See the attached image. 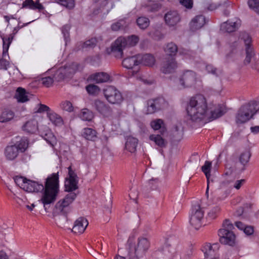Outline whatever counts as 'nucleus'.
Here are the masks:
<instances>
[{
	"mask_svg": "<svg viewBox=\"0 0 259 259\" xmlns=\"http://www.w3.org/2000/svg\"><path fill=\"white\" fill-rule=\"evenodd\" d=\"M23 131L30 133L34 134L38 130V123L35 119H30L25 123L22 126Z\"/></svg>",
	"mask_w": 259,
	"mask_h": 259,
	"instance_id": "nucleus-24",
	"label": "nucleus"
},
{
	"mask_svg": "<svg viewBox=\"0 0 259 259\" xmlns=\"http://www.w3.org/2000/svg\"><path fill=\"white\" fill-rule=\"evenodd\" d=\"M122 66L127 69H132L139 65L138 55L124 58L122 61Z\"/></svg>",
	"mask_w": 259,
	"mask_h": 259,
	"instance_id": "nucleus-26",
	"label": "nucleus"
},
{
	"mask_svg": "<svg viewBox=\"0 0 259 259\" xmlns=\"http://www.w3.org/2000/svg\"><path fill=\"white\" fill-rule=\"evenodd\" d=\"M204 212L199 205L193 206L190 217V223L196 230H198L202 226L201 221Z\"/></svg>",
	"mask_w": 259,
	"mask_h": 259,
	"instance_id": "nucleus-8",
	"label": "nucleus"
},
{
	"mask_svg": "<svg viewBox=\"0 0 259 259\" xmlns=\"http://www.w3.org/2000/svg\"><path fill=\"white\" fill-rule=\"evenodd\" d=\"M158 183V179H152L149 181L148 185L151 190H154L157 188Z\"/></svg>",
	"mask_w": 259,
	"mask_h": 259,
	"instance_id": "nucleus-58",
	"label": "nucleus"
},
{
	"mask_svg": "<svg viewBox=\"0 0 259 259\" xmlns=\"http://www.w3.org/2000/svg\"><path fill=\"white\" fill-rule=\"evenodd\" d=\"M54 81V77L53 78L51 76L45 77L41 78L42 84L48 88L51 87L53 84Z\"/></svg>",
	"mask_w": 259,
	"mask_h": 259,
	"instance_id": "nucleus-53",
	"label": "nucleus"
},
{
	"mask_svg": "<svg viewBox=\"0 0 259 259\" xmlns=\"http://www.w3.org/2000/svg\"><path fill=\"white\" fill-rule=\"evenodd\" d=\"M163 123V120L160 119H158L152 121L151 122V126L154 130H160L161 128V125Z\"/></svg>",
	"mask_w": 259,
	"mask_h": 259,
	"instance_id": "nucleus-54",
	"label": "nucleus"
},
{
	"mask_svg": "<svg viewBox=\"0 0 259 259\" xmlns=\"http://www.w3.org/2000/svg\"><path fill=\"white\" fill-rule=\"evenodd\" d=\"M167 106V103L163 98L149 99L147 101L146 113L153 114L162 110Z\"/></svg>",
	"mask_w": 259,
	"mask_h": 259,
	"instance_id": "nucleus-5",
	"label": "nucleus"
},
{
	"mask_svg": "<svg viewBox=\"0 0 259 259\" xmlns=\"http://www.w3.org/2000/svg\"><path fill=\"white\" fill-rule=\"evenodd\" d=\"M180 55L184 56L185 58H193L195 55V52L185 48L180 49L179 50Z\"/></svg>",
	"mask_w": 259,
	"mask_h": 259,
	"instance_id": "nucleus-48",
	"label": "nucleus"
},
{
	"mask_svg": "<svg viewBox=\"0 0 259 259\" xmlns=\"http://www.w3.org/2000/svg\"><path fill=\"white\" fill-rule=\"evenodd\" d=\"M234 228V226L233 224L231 223L229 220H225L223 224V228L227 230H229V231H232V230Z\"/></svg>",
	"mask_w": 259,
	"mask_h": 259,
	"instance_id": "nucleus-59",
	"label": "nucleus"
},
{
	"mask_svg": "<svg viewBox=\"0 0 259 259\" xmlns=\"http://www.w3.org/2000/svg\"><path fill=\"white\" fill-rule=\"evenodd\" d=\"M178 68V63L174 57H166L163 61L160 68L164 74L174 72Z\"/></svg>",
	"mask_w": 259,
	"mask_h": 259,
	"instance_id": "nucleus-13",
	"label": "nucleus"
},
{
	"mask_svg": "<svg viewBox=\"0 0 259 259\" xmlns=\"http://www.w3.org/2000/svg\"><path fill=\"white\" fill-rule=\"evenodd\" d=\"M239 39L244 41L246 47V57L244 60V63L248 64L252 61V60L255 61V54L252 48L250 46L251 38L249 35L245 32H241L239 35Z\"/></svg>",
	"mask_w": 259,
	"mask_h": 259,
	"instance_id": "nucleus-6",
	"label": "nucleus"
},
{
	"mask_svg": "<svg viewBox=\"0 0 259 259\" xmlns=\"http://www.w3.org/2000/svg\"><path fill=\"white\" fill-rule=\"evenodd\" d=\"M138 144V140L133 137L127 138L125 144V149L131 153H135L137 150Z\"/></svg>",
	"mask_w": 259,
	"mask_h": 259,
	"instance_id": "nucleus-29",
	"label": "nucleus"
},
{
	"mask_svg": "<svg viewBox=\"0 0 259 259\" xmlns=\"http://www.w3.org/2000/svg\"><path fill=\"white\" fill-rule=\"evenodd\" d=\"M180 4L188 9H191L193 6L192 0H180Z\"/></svg>",
	"mask_w": 259,
	"mask_h": 259,
	"instance_id": "nucleus-57",
	"label": "nucleus"
},
{
	"mask_svg": "<svg viewBox=\"0 0 259 259\" xmlns=\"http://www.w3.org/2000/svg\"><path fill=\"white\" fill-rule=\"evenodd\" d=\"M61 108L62 110L66 111L69 112H71L73 111V107L72 104L69 101H65L61 103L60 105Z\"/></svg>",
	"mask_w": 259,
	"mask_h": 259,
	"instance_id": "nucleus-50",
	"label": "nucleus"
},
{
	"mask_svg": "<svg viewBox=\"0 0 259 259\" xmlns=\"http://www.w3.org/2000/svg\"><path fill=\"white\" fill-rule=\"evenodd\" d=\"M66 69L63 67H60L56 70L54 74V78L57 81H61L67 77L66 75Z\"/></svg>",
	"mask_w": 259,
	"mask_h": 259,
	"instance_id": "nucleus-40",
	"label": "nucleus"
},
{
	"mask_svg": "<svg viewBox=\"0 0 259 259\" xmlns=\"http://www.w3.org/2000/svg\"><path fill=\"white\" fill-rule=\"evenodd\" d=\"M42 137L51 146H54V143L56 142V138L50 130L47 129L46 133H42Z\"/></svg>",
	"mask_w": 259,
	"mask_h": 259,
	"instance_id": "nucleus-39",
	"label": "nucleus"
},
{
	"mask_svg": "<svg viewBox=\"0 0 259 259\" xmlns=\"http://www.w3.org/2000/svg\"><path fill=\"white\" fill-rule=\"evenodd\" d=\"M97 43V40L95 38H92L85 41L83 45V48H93L95 47Z\"/></svg>",
	"mask_w": 259,
	"mask_h": 259,
	"instance_id": "nucleus-56",
	"label": "nucleus"
},
{
	"mask_svg": "<svg viewBox=\"0 0 259 259\" xmlns=\"http://www.w3.org/2000/svg\"><path fill=\"white\" fill-rule=\"evenodd\" d=\"M103 92L105 98L111 104H119L123 101L121 93L113 86L107 87Z\"/></svg>",
	"mask_w": 259,
	"mask_h": 259,
	"instance_id": "nucleus-7",
	"label": "nucleus"
},
{
	"mask_svg": "<svg viewBox=\"0 0 259 259\" xmlns=\"http://www.w3.org/2000/svg\"><path fill=\"white\" fill-rule=\"evenodd\" d=\"M142 7L148 12H155L160 9L161 5L155 1L148 0L142 4Z\"/></svg>",
	"mask_w": 259,
	"mask_h": 259,
	"instance_id": "nucleus-28",
	"label": "nucleus"
},
{
	"mask_svg": "<svg viewBox=\"0 0 259 259\" xmlns=\"http://www.w3.org/2000/svg\"><path fill=\"white\" fill-rule=\"evenodd\" d=\"M165 23L169 26H174L181 20V17L177 11L168 12L164 16Z\"/></svg>",
	"mask_w": 259,
	"mask_h": 259,
	"instance_id": "nucleus-17",
	"label": "nucleus"
},
{
	"mask_svg": "<svg viewBox=\"0 0 259 259\" xmlns=\"http://www.w3.org/2000/svg\"><path fill=\"white\" fill-rule=\"evenodd\" d=\"M19 151L16 145L7 146L5 148V154L7 159L13 160L18 155Z\"/></svg>",
	"mask_w": 259,
	"mask_h": 259,
	"instance_id": "nucleus-27",
	"label": "nucleus"
},
{
	"mask_svg": "<svg viewBox=\"0 0 259 259\" xmlns=\"http://www.w3.org/2000/svg\"><path fill=\"white\" fill-rule=\"evenodd\" d=\"M243 230L244 233L247 235H250L253 233V229L251 226H245Z\"/></svg>",
	"mask_w": 259,
	"mask_h": 259,
	"instance_id": "nucleus-63",
	"label": "nucleus"
},
{
	"mask_svg": "<svg viewBox=\"0 0 259 259\" xmlns=\"http://www.w3.org/2000/svg\"><path fill=\"white\" fill-rule=\"evenodd\" d=\"M70 29V26L68 24L64 25L61 28V31L63 34L64 37L66 41V39L69 36V30Z\"/></svg>",
	"mask_w": 259,
	"mask_h": 259,
	"instance_id": "nucleus-55",
	"label": "nucleus"
},
{
	"mask_svg": "<svg viewBox=\"0 0 259 259\" xmlns=\"http://www.w3.org/2000/svg\"><path fill=\"white\" fill-rule=\"evenodd\" d=\"M150 246L149 240L146 238H139L137 247L135 248V255L138 257L143 256Z\"/></svg>",
	"mask_w": 259,
	"mask_h": 259,
	"instance_id": "nucleus-15",
	"label": "nucleus"
},
{
	"mask_svg": "<svg viewBox=\"0 0 259 259\" xmlns=\"http://www.w3.org/2000/svg\"><path fill=\"white\" fill-rule=\"evenodd\" d=\"M186 110L191 119L195 121H211L224 114L221 107L210 110L205 97L201 94L190 98Z\"/></svg>",
	"mask_w": 259,
	"mask_h": 259,
	"instance_id": "nucleus-2",
	"label": "nucleus"
},
{
	"mask_svg": "<svg viewBox=\"0 0 259 259\" xmlns=\"http://www.w3.org/2000/svg\"><path fill=\"white\" fill-rule=\"evenodd\" d=\"M110 75L106 72H101L91 74L89 77V79L97 83H104L110 80Z\"/></svg>",
	"mask_w": 259,
	"mask_h": 259,
	"instance_id": "nucleus-20",
	"label": "nucleus"
},
{
	"mask_svg": "<svg viewBox=\"0 0 259 259\" xmlns=\"http://www.w3.org/2000/svg\"><path fill=\"white\" fill-rule=\"evenodd\" d=\"M9 38V42L6 44L5 39L4 38H3V57L0 59V69L7 70L8 67L9 66V61L7 59V57L9 59V56L8 54V50L9 48L11 41Z\"/></svg>",
	"mask_w": 259,
	"mask_h": 259,
	"instance_id": "nucleus-16",
	"label": "nucleus"
},
{
	"mask_svg": "<svg viewBox=\"0 0 259 259\" xmlns=\"http://www.w3.org/2000/svg\"><path fill=\"white\" fill-rule=\"evenodd\" d=\"M137 23L141 29H145L149 25L150 21L148 18L140 17L137 19Z\"/></svg>",
	"mask_w": 259,
	"mask_h": 259,
	"instance_id": "nucleus-43",
	"label": "nucleus"
},
{
	"mask_svg": "<svg viewBox=\"0 0 259 259\" xmlns=\"http://www.w3.org/2000/svg\"><path fill=\"white\" fill-rule=\"evenodd\" d=\"M196 81V74L192 70L184 72L179 79L180 83L182 88H190L193 86Z\"/></svg>",
	"mask_w": 259,
	"mask_h": 259,
	"instance_id": "nucleus-12",
	"label": "nucleus"
},
{
	"mask_svg": "<svg viewBox=\"0 0 259 259\" xmlns=\"http://www.w3.org/2000/svg\"><path fill=\"white\" fill-rule=\"evenodd\" d=\"M68 177L65 179V191L68 192H73L78 189V180L76 174L72 170L71 166L68 167Z\"/></svg>",
	"mask_w": 259,
	"mask_h": 259,
	"instance_id": "nucleus-9",
	"label": "nucleus"
},
{
	"mask_svg": "<svg viewBox=\"0 0 259 259\" xmlns=\"http://www.w3.org/2000/svg\"><path fill=\"white\" fill-rule=\"evenodd\" d=\"M15 97L18 102L21 103L25 102L28 100L25 90L21 87H19L17 89Z\"/></svg>",
	"mask_w": 259,
	"mask_h": 259,
	"instance_id": "nucleus-35",
	"label": "nucleus"
},
{
	"mask_svg": "<svg viewBox=\"0 0 259 259\" xmlns=\"http://www.w3.org/2000/svg\"><path fill=\"white\" fill-rule=\"evenodd\" d=\"M94 106L96 109L104 116L107 117L111 114V109L110 107L100 100H95Z\"/></svg>",
	"mask_w": 259,
	"mask_h": 259,
	"instance_id": "nucleus-21",
	"label": "nucleus"
},
{
	"mask_svg": "<svg viewBox=\"0 0 259 259\" xmlns=\"http://www.w3.org/2000/svg\"><path fill=\"white\" fill-rule=\"evenodd\" d=\"M38 105H39V107L37 109V110L36 111V112L41 113L44 111H47L48 113L49 111H51L50 108L47 105H45L44 104H40Z\"/></svg>",
	"mask_w": 259,
	"mask_h": 259,
	"instance_id": "nucleus-60",
	"label": "nucleus"
},
{
	"mask_svg": "<svg viewBox=\"0 0 259 259\" xmlns=\"http://www.w3.org/2000/svg\"><path fill=\"white\" fill-rule=\"evenodd\" d=\"M66 69V75L67 77L74 74L77 70L82 69L80 64L77 63L73 62L71 64H66L63 66Z\"/></svg>",
	"mask_w": 259,
	"mask_h": 259,
	"instance_id": "nucleus-30",
	"label": "nucleus"
},
{
	"mask_svg": "<svg viewBox=\"0 0 259 259\" xmlns=\"http://www.w3.org/2000/svg\"><path fill=\"white\" fill-rule=\"evenodd\" d=\"M48 117L53 124L56 126H61L63 124L62 117L54 111L51 110L47 113Z\"/></svg>",
	"mask_w": 259,
	"mask_h": 259,
	"instance_id": "nucleus-32",
	"label": "nucleus"
},
{
	"mask_svg": "<svg viewBox=\"0 0 259 259\" xmlns=\"http://www.w3.org/2000/svg\"><path fill=\"white\" fill-rule=\"evenodd\" d=\"M79 117L82 120L90 121L93 119L94 114L93 112L89 109H83L80 113Z\"/></svg>",
	"mask_w": 259,
	"mask_h": 259,
	"instance_id": "nucleus-42",
	"label": "nucleus"
},
{
	"mask_svg": "<svg viewBox=\"0 0 259 259\" xmlns=\"http://www.w3.org/2000/svg\"><path fill=\"white\" fill-rule=\"evenodd\" d=\"M241 25V21L239 19H236L235 21H227L222 23L221 25V29L223 31L227 32L235 31Z\"/></svg>",
	"mask_w": 259,
	"mask_h": 259,
	"instance_id": "nucleus-18",
	"label": "nucleus"
},
{
	"mask_svg": "<svg viewBox=\"0 0 259 259\" xmlns=\"http://www.w3.org/2000/svg\"><path fill=\"white\" fill-rule=\"evenodd\" d=\"M85 89L88 93L92 96H97L100 91V88L98 85L93 84L87 85Z\"/></svg>",
	"mask_w": 259,
	"mask_h": 259,
	"instance_id": "nucleus-45",
	"label": "nucleus"
},
{
	"mask_svg": "<svg viewBox=\"0 0 259 259\" xmlns=\"http://www.w3.org/2000/svg\"><path fill=\"white\" fill-rule=\"evenodd\" d=\"M22 28V27H20V22L18 23V26L15 27L14 29H13V33L12 34H11V37H9L8 38V43L9 42V38H10V41L11 42L12 41V39L13 38V36L14 35H15L17 32L18 31Z\"/></svg>",
	"mask_w": 259,
	"mask_h": 259,
	"instance_id": "nucleus-61",
	"label": "nucleus"
},
{
	"mask_svg": "<svg viewBox=\"0 0 259 259\" xmlns=\"http://www.w3.org/2000/svg\"><path fill=\"white\" fill-rule=\"evenodd\" d=\"M16 145L19 152H24L28 147V141L27 139L23 138L18 142Z\"/></svg>",
	"mask_w": 259,
	"mask_h": 259,
	"instance_id": "nucleus-44",
	"label": "nucleus"
},
{
	"mask_svg": "<svg viewBox=\"0 0 259 259\" xmlns=\"http://www.w3.org/2000/svg\"><path fill=\"white\" fill-rule=\"evenodd\" d=\"M149 139L160 148H164L166 146L167 142L160 135H151L150 136Z\"/></svg>",
	"mask_w": 259,
	"mask_h": 259,
	"instance_id": "nucleus-36",
	"label": "nucleus"
},
{
	"mask_svg": "<svg viewBox=\"0 0 259 259\" xmlns=\"http://www.w3.org/2000/svg\"><path fill=\"white\" fill-rule=\"evenodd\" d=\"M259 110V103L253 101L242 106L236 115L237 124H242L248 121Z\"/></svg>",
	"mask_w": 259,
	"mask_h": 259,
	"instance_id": "nucleus-4",
	"label": "nucleus"
},
{
	"mask_svg": "<svg viewBox=\"0 0 259 259\" xmlns=\"http://www.w3.org/2000/svg\"><path fill=\"white\" fill-rule=\"evenodd\" d=\"M127 26V24L124 19H121L113 23L111 25V29L113 31H118L124 29Z\"/></svg>",
	"mask_w": 259,
	"mask_h": 259,
	"instance_id": "nucleus-41",
	"label": "nucleus"
},
{
	"mask_svg": "<svg viewBox=\"0 0 259 259\" xmlns=\"http://www.w3.org/2000/svg\"><path fill=\"white\" fill-rule=\"evenodd\" d=\"M220 211V208L219 206H215L213 207L208 212V218L210 220L215 219L217 217Z\"/></svg>",
	"mask_w": 259,
	"mask_h": 259,
	"instance_id": "nucleus-51",
	"label": "nucleus"
},
{
	"mask_svg": "<svg viewBox=\"0 0 259 259\" xmlns=\"http://www.w3.org/2000/svg\"><path fill=\"white\" fill-rule=\"evenodd\" d=\"M77 194L74 192H70L62 200L58 201L55 205L54 212L65 214V209L76 198Z\"/></svg>",
	"mask_w": 259,
	"mask_h": 259,
	"instance_id": "nucleus-10",
	"label": "nucleus"
},
{
	"mask_svg": "<svg viewBox=\"0 0 259 259\" xmlns=\"http://www.w3.org/2000/svg\"><path fill=\"white\" fill-rule=\"evenodd\" d=\"M205 24V17L203 15H197L190 22V29L192 31H195L202 27Z\"/></svg>",
	"mask_w": 259,
	"mask_h": 259,
	"instance_id": "nucleus-19",
	"label": "nucleus"
},
{
	"mask_svg": "<svg viewBox=\"0 0 259 259\" xmlns=\"http://www.w3.org/2000/svg\"><path fill=\"white\" fill-rule=\"evenodd\" d=\"M82 136L88 140L94 141L97 138V132L92 128H84Z\"/></svg>",
	"mask_w": 259,
	"mask_h": 259,
	"instance_id": "nucleus-33",
	"label": "nucleus"
},
{
	"mask_svg": "<svg viewBox=\"0 0 259 259\" xmlns=\"http://www.w3.org/2000/svg\"><path fill=\"white\" fill-rule=\"evenodd\" d=\"M206 69L208 72L211 73L213 74H215L216 73V68H214L211 65H208L206 66Z\"/></svg>",
	"mask_w": 259,
	"mask_h": 259,
	"instance_id": "nucleus-64",
	"label": "nucleus"
},
{
	"mask_svg": "<svg viewBox=\"0 0 259 259\" xmlns=\"http://www.w3.org/2000/svg\"><path fill=\"white\" fill-rule=\"evenodd\" d=\"M14 113L9 109L5 110L0 116V122H6L14 118Z\"/></svg>",
	"mask_w": 259,
	"mask_h": 259,
	"instance_id": "nucleus-38",
	"label": "nucleus"
},
{
	"mask_svg": "<svg viewBox=\"0 0 259 259\" xmlns=\"http://www.w3.org/2000/svg\"><path fill=\"white\" fill-rule=\"evenodd\" d=\"M66 69V75L67 77L74 74L77 70L82 69L80 64L77 63L73 62L71 64H66L63 66Z\"/></svg>",
	"mask_w": 259,
	"mask_h": 259,
	"instance_id": "nucleus-31",
	"label": "nucleus"
},
{
	"mask_svg": "<svg viewBox=\"0 0 259 259\" xmlns=\"http://www.w3.org/2000/svg\"><path fill=\"white\" fill-rule=\"evenodd\" d=\"M89 224L87 220L83 217L77 219L72 228V232L75 233H82Z\"/></svg>",
	"mask_w": 259,
	"mask_h": 259,
	"instance_id": "nucleus-22",
	"label": "nucleus"
},
{
	"mask_svg": "<svg viewBox=\"0 0 259 259\" xmlns=\"http://www.w3.org/2000/svg\"><path fill=\"white\" fill-rule=\"evenodd\" d=\"M245 180L244 179L237 180L235 182L233 186L235 189L238 190L245 183Z\"/></svg>",
	"mask_w": 259,
	"mask_h": 259,
	"instance_id": "nucleus-62",
	"label": "nucleus"
},
{
	"mask_svg": "<svg viewBox=\"0 0 259 259\" xmlns=\"http://www.w3.org/2000/svg\"><path fill=\"white\" fill-rule=\"evenodd\" d=\"M14 181L18 186L24 190L28 180L23 177L16 176L14 179Z\"/></svg>",
	"mask_w": 259,
	"mask_h": 259,
	"instance_id": "nucleus-49",
	"label": "nucleus"
},
{
	"mask_svg": "<svg viewBox=\"0 0 259 259\" xmlns=\"http://www.w3.org/2000/svg\"><path fill=\"white\" fill-rule=\"evenodd\" d=\"M248 5L250 9L259 14V0H249Z\"/></svg>",
	"mask_w": 259,
	"mask_h": 259,
	"instance_id": "nucleus-52",
	"label": "nucleus"
},
{
	"mask_svg": "<svg viewBox=\"0 0 259 259\" xmlns=\"http://www.w3.org/2000/svg\"><path fill=\"white\" fill-rule=\"evenodd\" d=\"M211 167V162L208 161H206L204 165L201 167L202 171L204 173L208 183H209V178L210 176V172Z\"/></svg>",
	"mask_w": 259,
	"mask_h": 259,
	"instance_id": "nucleus-46",
	"label": "nucleus"
},
{
	"mask_svg": "<svg viewBox=\"0 0 259 259\" xmlns=\"http://www.w3.org/2000/svg\"><path fill=\"white\" fill-rule=\"evenodd\" d=\"M55 2L59 5L64 6L69 9L74 7L75 4L74 0H54Z\"/></svg>",
	"mask_w": 259,
	"mask_h": 259,
	"instance_id": "nucleus-47",
	"label": "nucleus"
},
{
	"mask_svg": "<svg viewBox=\"0 0 259 259\" xmlns=\"http://www.w3.org/2000/svg\"><path fill=\"white\" fill-rule=\"evenodd\" d=\"M167 57H174L179 52L177 46L174 42L168 43L164 49Z\"/></svg>",
	"mask_w": 259,
	"mask_h": 259,
	"instance_id": "nucleus-34",
	"label": "nucleus"
},
{
	"mask_svg": "<svg viewBox=\"0 0 259 259\" xmlns=\"http://www.w3.org/2000/svg\"><path fill=\"white\" fill-rule=\"evenodd\" d=\"M58 173H53L46 179L45 184L28 180L24 190L28 192H42L40 201L44 204L46 211H48L50 205L54 203L59 192Z\"/></svg>",
	"mask_w": 259,
	"mask_h": 259,
	"instance_id": "nucleus-1",
	"label": "nucleus"
},
{
	"mask_svg": "<svg viewBox=\"0 0 259 259\" xmlns=\"http://www.w3.org/2000/svg\"><path fill=\"white\" fill-rule=\"evenodd\" d=\"M139 64L145 66H152L155 62L154 57L149 54H138Z\"/></svg>",
	"mask_w": 259,
	"mask_h": 259,
	"instance_id": "nucleus-25",
	"label": "nucleus"
},
{
	"mask_svg": "<svg viewBox=\"0 0 259 259\" xmlns=\"http://www.w3.org/2000/svg\"><path fill=\"white\" fill-rule=\"evenodd\" d=\"M220 244L218 243L210 244L205 243L202 248L206 259H219L218 251Z\"/></svg>",
	"mask_w": 259,
	"mask_h": 259,
	"instance_id": "nucleus-11",
	"label": "nucleus"
},
{
	"mask_svg": "<svg viewBox=\"0 0 259 259\" xmlns=\"http://www.w3.org/2000/svg\"><path fill=\"white\" fill-rule=\"evenodd\" d=\"M139 41V37L136 35H132L127 37H118L107 49L108 54H111L117 58H120L123 56V49L135 46Z\"/></svg>",
	"mask_w": 259,
	"mask_h": 259,
	"instance_id": "nucleus-3",
	"label": "nucleus"
},
{
	"mask_svg": "<svg viewBox=\"0 0 259 259\" xmlns=\"http://www.w3.org/2000/svg\"><path fill=\"white\" fill-rule=\"evenodd\" d=\"M22 8L38 10L39 12H41L45 9L44 6L39 3V0H36L35 2L33 0H25L22 3Z\"/></svg>",
	"mask_w": 259,
	"mask_h": 259,
	"instance_id": "nucleus-23",
	"label": "nucleus"
},
{
	"mask_svg": "<svg viewBox=\"0 0 259 259\" xmlns=\"http://www.w3.org/2000/svg\"><path fill=\"white\" fill-rule=\"evenodd\" d=\"M220 242L222 244L233 246L235 244V235L232 231L225 229H220L218 231Z\"/></svg>",
	"mask_w": 259,
	"mask_h": 259,
	"instance_id": "nucleus-14",
	"label": "nucleus"
},
{
	"mask_svg": "<svg viewBox=\"0 0 259 259\" xmlns=\"http://www.w3.org/2000/svg\"><path fill=\"white\" fill-rule=\"evenodd\" d=\"M251 154L249 150H246L241 153L239 157L240 163L245 166L249 162Z\"/></svg>",
	"mask_w": 259,
	"mask_h": 259,
	"instance_id": "nucleus-37",
	"label": "nucleus"
}]
</instances>
